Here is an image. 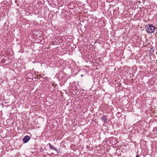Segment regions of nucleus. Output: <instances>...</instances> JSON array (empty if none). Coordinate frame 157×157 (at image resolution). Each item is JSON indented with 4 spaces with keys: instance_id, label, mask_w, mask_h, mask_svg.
Instances as JSON below:
<instances>
[{
    "instance_id": "nucleus-2",
    "label": "nucleus",
    "mask_w": 157,
    "mask_h": 157,
    "mask_svg": "<svg viewBox=\"0 0 157 157\" xmlns=\"http://www.w3.org/2000/svg\"><path fill=\"white\" fill-rule=\"evenodd\" d=\"M30 139V137L28 136H25L23 139V140L25 143H27Z\"/></svg>"
},
{
    "instance_id": "nucleus-4",
    "label": "nucleus",
    "mask_w": 157,
    "mask_h": 157,
    "mask_svg": "<svg viewBox=\"0 0 157 157\" xmlns=\"http://www.w3.org/2000/svg\"><path fill=\"white\" fill-rule=\"evenodd\" d=\"M48 145L49 146V147L50 148L52 149H53L56 151H57V148L55 147H54V146H52L50 143L48 144Z\"/></svg>"
},
{
    "instance_id": "nucleus-5",
    "label": "nucleus",
    "mask_w": 157,
    "mask_h": 157,
    "mask_svg": "<svg viewBox=\"0 0 157 157\" xmlns=\"http://www.w3.org/2000/svg\"><path fill=\"white\" fill-rule=\"evenodd\" d=\"M136 157H139V156L138 154L136 155Z\"/></svg>"
},
{
    "instance_id": "nucleus-3",
    "label": "nucleus",
    "mask_w": 157,
    "mask_h": 157,
    "mask_svg": "<svg viewBox=\"0 0 157 157\" xmlns=\"http://www.w3.org/2000/svg\"><path fill=\"white\" fill-rule=\"evenodd\" d=\"M107 118L106 116L105 115H103L101 118V120L103 122L104 124L107 123Z\"/></svg>"
},
{
    "instance_id": "nucleus-1",
    "label": "nucleus",
    "mask_w": 157,
    "mask_h": 157,
    "mask_svg": "<svg viewBox=\"0 0 157 157\" xmlns=\"http://www.w3.org/2000/svg\"><path fill=\"white\" fill-rule=\"evenodd\" d=\"M146 30L149 33H153L155 29V27L152 24H148L146 26Z\"/></svg>"
},
{
    "instance_id": "nucleus-6",
    "label": "nucleus",
    "mask_w": 157,
    "mask_h": 157,
    "mask_svg": "<svg viewBox=\"0 0 157 157\" xmlns=\"http://www.w3.org/2000/svg\"><path fill=\"white\" fill-rule=\"evenodd\" d=\"M82 76H83V75H81V77H82Z\"/></svg>"
}]
</instances>
